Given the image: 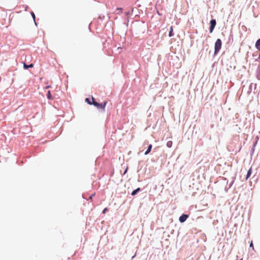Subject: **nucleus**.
<instances>
[{"mask_svg":"<svg viewBox=\"0 0 260 260\" xmlns=\"http://www.w3.org/2000/svg\"><path fill=\"white\" fill-rule=\"evenodd\" d=\"M94 194H95L94 193L92 194L89 197V199H90V200H92V197L94 196Z\"/></svg>","mask_w":260,"mask_h":260,"instance_id":"a211bd4d","label":"nucleus"},{"mask_svg":"<svg viewBox=\"0 0 260 260\" xmlns=\"http://www.w3.org/2000/svg\"><path fill=\"white\" fill-rule=\"evenodd\" d=\"M47 98L49 100H52L53 99V98H52V96L51 94V92L50 91H48V92H47Z\"/></svg>","mask_w":260,"mask_h":260,"instance_id":"9d476101","label":"nucleus"},{"mask_svg":"<svg viewBox=\"0 0 260 260\" xmlns=\"http://www.w3.org/2000/svg\"><path fill=\"white\" fill-rule=\"evenodd\" d=\"M259 51V58H260V51Z\"/></svg>","mask_w":260,"mask_h":260,"instance_id":"5701e85b","label":"nucleus"},{"mask_svg":"<svg viewBox=\"0 0 260 260\" xmlns=\"http://www.w3.org/2000/svg\"><path fill=\"white\" fill-rule=\"evenodd\" d=\"M174 36V34H173V26H171V27H170V30L169 33V36L170 37H172V36Z\"/></svg>","mask_w":260,"mask_h":260,"instance_id":"6e6552de","label":"nucleus"},{"mask_svg":"<svg viewBox=\"0 0 260 260\" xmlns=\"http://www.w3.org/2000/svg\"><path fill=\"white\" fill-rule=\"evenodd\" d=\"M92 102H91V105L92 104L95 106V104L97 103V102L94 101V99L93 97L92 98Z\"/></svg>","mask_w":260,"mask_h":260,"instance_id":"ddd939ff","label":"nucleus"},{"mask_svg":"<svg viewBox=\"0 0 260 260\" xmlns=\"http://www.w3.org/2000/svg\"><path fill=\"white\" fill-rule=\"evenodd\" d=\"M127 170H128V167H126L125 170L124 171V173H123V175L125 174L127 171Z\"/></svg>","mask_w":260,"mask_h":260,"instance_id":"6ab92c4d","label":"nucleus"},{"mask_svg":"<svg viewBox=\"0 0 260 260\" xmlns=\"http://www.w3.org/2000/svg\"><path fill=\"white\" fill-rule=\"evenodd\" d=\"M50 87H51V86H50V85H48V86H47L45 87V88H46V89H48V88H50Z\"/></svg>","mask_w":260,"mask_h":260,"instance_id":"412c9836","label":"nucleus"},{"mask_svg":"<svg viewBox=\"0 0 260 260\" xmlns=\"http://www.w3.org/2000/svg\"><path fill=\"white\" fill-rule=\"evenodd\" d=\"M221 41L220 39H218L215 43V51L214 54H216L220 50L221 47Z\"/></svg>","mask_w":260,"mask_h":260,"instance_id":"f257e3e1","label":"nucleus"},{"mask_svg":"<svg viewBox=\"0 0 260 260\" xmlns=\"http://www.w3.org/2000/svg\"><path fill=\"white\" fill-rule=\"evenodd\" d=\"M23 66H24V68L25 69H27L28 68H32V67H33L34 65L32 63H31L29 65H27L26 64H25L24 63Z\"/></svg>","mask_w":260,"mask_h":260,"instance_id":"1a4fd4ad","label":"nucleus"},{"mask_svg":"<svg viewBox=\"0 0 260 260\" xmlns=\"http://www.w3.org/2000/svg\"><path fill=\"white\" fill-rule=\"evenodd\" d=\"M107 210H108V209L107 208H105L103 211V213L105 214Z\"/></svg>","mask_w":260,"mask_h":260,"instance_id":"f3484780","label":"nucleus"},{"mask_svg":"<svg viewBox=\"0 0 260 260\" xmlns=\"http://www.w3.org/2000/svg\"><path fill=\"white\" fill-rule=\"evenodd\" d=\"M255 47L258 51H260V39H258L256 42Z\"/></svg>","mask_w":260,"mask_h":260,"instance_id":"39448f33","label":"nucleus"},{"mask_svg":"<svg viewBox=\"0 0 260 260\" xmlns=\"http://www.w3.org/2000/svg\"><path fill=\"white\" fill-rule=\"evenodd\" d=\"M117 10L120 11V12H122V11H121V8H117Z\"/></svg>","mask_w":260,"mask_h":260,"instance_id":"4be33fe9","label":"nucleus"},{"mask_svg":"<svg viewBox=\"0 0 260 260\" xmlns=\"http://www.w3.org/2000/svg\"><path fill=\"white\" fill-rule=\"evenodd\" d=\"M173 142L171 141H168L167 143V146L169 148H171L172 146Z\"/></svg>","mask_w":260,"mask_h":260,"instance_id":"f8f14e48","label":"nucleus"},{"mask_svg":"<svg viewBox=\"0 0 260 260\" xmlns=\"http://www.w3.org/2000/svg\"><path fill=\"white\" fill-rule=\"evenodd\" d=\"M31 15H32L34 19L35 20V14L33 12L31 13Z\"/></svg>","mask_w":260,"mask_h":260,"instance_id":"aec40b11","label":"nucleus"},{"mask_svg":"<svg viewBox=\"0 0 260 260\" xmlns=\"http://www.w3.org/2000/svg\"><path fill=\"white\" fill-rule=\"evenodd\" d=\"M216 22L215 19H212L210 21V32H212L214 29V27L216 25Z\"/></svg>","mask_w":260,"mask_h":260,"instance_id":"f03ea898","label":"nucleus"},{"mask_svg":"<svg viewBox=\"0 0 260 260\" xmlns=\"http://www.w3.org/2000/svg\"><path fill=\"white\" fill-rule=\"evenodd\" d=\"M106 104H107L106 102H104V103H102V104H99V103H97L95 104V107L99 109H102L104 110Z\"/></svg>","mask_w":260,"mask_h":260,"instance_id":"7ed1b4c3","label":"nucleus"},{"mask_svg":"<svg viewBox=\"0 0 260 260\" xmlns=\"http://www.w3.org/2000/svg\"><path fill=\"white\" fill-rule=\"evenodd\" d=\"M251 173H252V169H251V168H250L247 172L246 177V180H247L248 178L250 177V176L251 175Z\"/></svg>","mask_w":260,"mask_h":260,"instance_id":"423d86ee","label":"nucleus"},{"mask_svg":"<svg viewBox=\"0 0 260 260\" xmlns=\"http://www.w3.org/2000/svg\"><path fill=\"white\" fill-rule=\"evenodd\" d=\"M250 247H252V249L254 250V246H253V243H252V241H251L250 244Z\"/></svg>","mask_w":260,"mask_h":260,"instance_id":"dca6fc26","label":"nucleus"},{"mask_svg":"<svg viewBox=\"0 0 260 260\" xmlns=\"http://www.w3.org/2000/svg\"><path fill=\"white\" fill-rule=\"evenodd\" d=\"M92 102H91V105L92 104L95 106V104L97 103V102L94 101V99L93 97L92 98Z\"/></svg>","mask_w":260,"mask_h":260,"instance_id":"4468645a","label":"nucleus"},{"mask_svg":"<svg viewBox=\"0 0 260 260\" xmlns=\"http://www.w3.org/2000/svg\"><path fill=\"white\" fill-rule=\"evenodd\" d=\"M188 217V215L187 214H183L179 217V221L181 222H184L187 218Z\"/></svg>","mask_w":260,"mask_h":260,"instance_id":"20e7f679","label":"nucleus"},{"mask_svg":"<svg viewBox=\"0 0 260 260\" xmlns=\"http://www.w3.org/2000/svg\"><path fill=\"white\" fill-rule=\"evenodd\" d=\"M140 190V188H138L137 189L134 190L132 192V196H135L136 195L137 192L138 191H139Z\"/></svg>","mask_w":260,"mask_h":260,"instance_id":"9b49d317","label":"nucleus"},{"mask_svg":"<svg viewBox=\"0 0 260 260\" xmlns=\"http://www.w3.org/2000/svg\"><path fill=\"white\" fill-rule=\"evenodd\" d=\"M152 145L151 144H150L147 148V150H146V151L145 152V155H147L148 154L151 150V149H152Z\"/></svg>","mask_w":260,"mask_h":260,"instance_id":"0eeeda50","label":"nucleus"},{"mask_svg":"<svg viewBox=\"0 0 260 260\" xmlns=\"http://www.w3.org/2000/svg\"><path fill=\"white\" fill-rule=\"evenodd\" d=\"M85 101H86L87 103H88V104H89V105H91V102H90V101L89 99H88V98H86V99H85Z\"/></svg>","mask_w":260,"mask_h":260,"instance_id":"2eb2a0df","label":"nucleus"}]
</instances>
